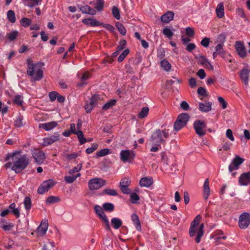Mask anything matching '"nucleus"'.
<instances>
[{"mask_svg": "<svg viewBox=\"0 0 250 250\" xmlns=\"http://www.w3.org/2000/svg\"><path fill=\"white\" fill-rule=\"evenodd\" d=\"M12 162H8L5 165L7 168L11 167L12 170L17 173L23 170L29 164V159L26 155H21L20 151H15L11 155Z\"/></svg>", "mask_w": 250, "mask_h": 250, "instance_id": "obj_1", "label": "nucleus"}, {"mask_svg": "<svg viewBox=\"0 0 250 250\" xmlns=\"http://www.w3.org/2000/svg\"><path fill=\"white\" fill-rule=\"evenodd\" d=\"M27 65V74L31 77L32 82L39 81L43 78V63L41 62L34 63L32 60L28 59Z\"/></svg>", "mask_w": 250, "mask_h": 250, "instance_id": "obj_2", "label": "nucleus"}, {"mask_svg": "<svg viewBox=\"0 0 250 250\" xmlns=\"http://www.w3.org/2000/svg\"><path fill=\"white\" fill-rule=\"evenodd\" d=\"M201 219V216L200 215H197L194 218L193 221L191 223L189 229V235L190 237H193L195 233H197V236L195 239L197 243H199L200 242L201 237L203 236L204 233V225L203 223L199 225L198 229H196V227L199 226Z\"/></svg>", "mask_w": 250, "mask_h": 250, "instance_id": "obj_3", "label": "nucleus"}, {"mask_svg": "<svg viewBox=\"0 0 250 250\" xmlns=\"http://www.w3.org/2000/svg\"><path fill=\"white\" fill-rule=\"evenodd\" d=\"M163 135L166 139L168 138L169 136V129L164 128L162 130H156L151 135L149 141L154 146H160L161 144L165 143Z\"/></svg>", "mask_w": 250, "mask_h": 250, "instance_id": "obj_4", "label": "nucleus"}, {"mask_svg": "<svg viewBox=\"0 0 250 250\" xmlns=\"http://www.w3.org/2000/svg\"><path fill=\"white\" fill-rule=\"evenodd\" d=\"M189 119V116L188 113H182L180 114L174 124V130L178 131L187 125Z\"/></svg>", "mask_w": 250, "mask_h": 250, "instance_id": "obj_5", "label": "nucleus"}, {"mask_svg": "<svg viewBox=\"0 0 250 250\" xmlns=\"http://www.w3.org/2000/svg\"><path fill=\"white\" fill-rule=\"evenodd\" d=\"M96 214L102 219L105 224L104 228L107 231H111V228L109 225L107 216L104 213L103 209L99 205H95L94 208Z\"/></svg>", "mask_w": 250, "mask_h": 250, "instance_id": "obj_6", "label": "nucleus"}, {"mask_svg": "<svg viewBox=\"0 0 250 250\" xmlns=\"http://www.w3.org/2000/svg\"><path fill=\"white\" fill-rule=\"evenodd\" d=\"M250 224V214L243 212L239 216L238 225L241 229H247Z\"/></svg>", "mask_w": 250, "mask_h": 250, "instance_id": "obj_7", "label": "nucleus"}, {"mask_svg": "<svg viewBox=\"0 0 250 250\" xmlns=\"http://www.w3.org/2000/svg\"><path fill=\"white\" fill-rule=\"evenodd\" d=\"M193 127L196 133L199 136H203L206 134V131L204 130L206 128V124L204 121L201 120H196L193 124Z\"/></svg>", "mask_w": 250, "mask_h": 250, "instance_id": "obj_8", "label": "nucleus"}, {"mask_svg": "<svg viewBox=\"0 0 250 250\" xmlns=\"http://www.w3.org/2000/svg\"><path fill=\"white\" fill-rule=\"evenodd\" d=\"M105 180L101 178H94L91 179L88 182L90 189H98L105 185Z\"/></svg>", "mask_w": 250, "mask_h": 250, "instance_id": "obj_9", "label": "nucleus"}, {"mask_svg": "<svg viewBox=\"0 0 250 250\" xmlns=\"http://www.w3.org/2000/svg\"><path fill=\"white\" fill-rule=\"evenodd\" d=\"M55 185V183L52 180H48L44 181L38 189V193L42 194L48 191Z\"/></svg>", "mask_w": 250, "mask_h": 250, "instance_id": "obj_10", "label": "nucleus"}, {"mask_svg": "<svg viewBox=\"0 0 250 250\" xmlns=\"http://www.w3.org/2000/svg\"><path fill=\"white\" fill-rule=\"evenodd\" d=\"M135 157L133 151L130 150H123L120 152V158L123 162H132Z\"/></svg>", "mask_w": 250, "mask_h": 250, "instance_id": "obj_11", "label": "nucleus"}, {"mask_svg": "<svg viewBox=\"0 0 250 250\" xmlns=\"http://www.w3.org/2000/svg\"><path fill=\"white\" fill-rule=\"evenodd\" d=\"M32 154L35 162L39 164H42L44 161L45 157L44 152L38 149L32 150Z\"/></svg>", "mask_w": 250, "mask_h": 250, "instance_id": "obj_12", "label": "nucleus"}, {"mask_svg": "<svg viewBox=\"0 0 250 250\" xmlns=\"http://www.w3.org/2000/svg\"><path fill=\"white\" fill-rule=\"evenodd\" d=\"M59 140L60 134L58 133H54L53 135L44 138L42 145L43 146H47Z\"/></svg>", "mask_w": 250, "mask_h": 250, "instance_id": "obj_13", "label": "nucleus"}, {"mask_svg": "<svg viewBox=\"0 0 250 250\" xmlns=\"http://www.w3.org/2000/svg\"><path fill=\"white\" fill-rule=\"evenodd\" d=\"M244 161L243 158L239 156H236L233 159L229 167V170L231 172L234 170H237L239 168V166Z\"/></svg>", "mask_w": 250, "mask_h": 250, "instance_id": "obj_14", "label": "nucleus"}, {"mask_svg": "<svg viewBox=\"0 0 250 250\" xmlns=\"http://www.w3.org/2000/svg\"><path fill=\"white\" fill-rule=\"evenodd\" d=\"M235 47L237 53L240 58H245L247 56L246 49L243 43L240 41L236 42Z\"/></svg>", "mask_w": 250, "mask_h": 250, "instance_id": "obj_15", "label": "nucleus"}, {"mask_svg": "<svg viewBox=\"0 0 250 250\" xmlns=\"http://www.w3.org/2000/svg\"><path fill=\"white\" fill-rule=\"evenodd\" d=\"M239 184L243 186L250 184V172H244L241 174L239 178Z\"/></svg>", "mask_w": 250, "mask_h": 250, "instance_id": "obj_16", "label": "nucleus"}, {"mask_svg": "<svg viewBox=\"0 0 250 250\" xmlns=\"http://www.w3.org/2000/svg\"><path fill=\"white\" fill-rule=\"evenodd\" d=\"M250 70L244 68L240 72V77L245 86H248L249 81V74Z\"/></svg>", "mask_w": 250, "mask_h": 250, "instance_id": "obj_17", "label": "nucleus"}, {"mask_svg": "<svg viewBox=\"0 0 250 250\" xmlns=\"http://www.w3.org/2000/svg\"><path fill=\"white\" fill-rule=\"evenodd\" d=\"M48 223L47 220H42L37 229L38 234L42 236L44 235L48 229Z\"/></svg>", "mask_w": 250, "mask_h": 250, "instance_id": "obj_18", "label": "nucleus"}, {"mask_svg": "<svg viewBox=\"0 0 250 250\" xmlns=\"http://www.w3.org/2000/svg\"><path fill=\"white\" fill-rule=\"evenodd\" d=\"M83 23L87 26L95 27L100 26L102 24V22L93 18H86L82 20Z\"/></svg>", "mask_w": 250, "mask_h": 250, "instance_id": "obj_19", "label": "nucleus"}, {"mask_svg": "<svg viewBox=\"0 0 250 250\" xmlns=\"http://www.w3.org/2000/svg\"><path fill=\"white\" fill-rule=\"evenodd\" d=\"M91 77L88 71L84 72L82 75L79 81V87H84L88 84V80Z\"/></svg>", "mask_w": 250, "mask_h": 250, "instance_id": "obj_20", "label": "nucleus"}, {"mask_svg": "<svg viewBox=\"0 0 250 250\" xmlns=\"http://www.w3.org/2000/svg\"><path fill=\"white\" fill-rule=\"evenodd\" d=\"M174 12L168 11L161 17V20L163 22L167 23L173 19Z\"/></svg>", "mask_w": 250, "mask_h": 250, "instance_id": "obj_21", "label": "nucleus"}, {"mask_svg": "<svg viewBox=\"0 0 250 250\" xmlns=\"http://www.w3.org/2000/svg\"><path fill=\"white\" fill-rule=\"evenodd\" d=\"M153 182L152 177H145L141 179L139 184L141 187H149L153 184Z\"/></svg>", "mask_w": 250, "mask_h": 250, "instance_id": "obj_22", "label": "nucleus"}, {"mask_svg": "<svg viewBox=\"0 0 250 250\" xmlns=\"http://www.w3.org/2000/svg\"><path fill=\"white\" fill-rule=\"evenodd\" d=\"M210 194V188L209 187V181L207 178L204 184L203 187V197L205 200H207Z\"/></svg>", "mask_w": 250, "mask_h": 250, "instance_id": "obj_23", "label": "nucleus"}, {"mask_svg": "<svg viewBox=\"0 0 250 250\" xmlns=\"http://www.w3.org/2000/svg\"><path fill=\"white\" fill-rule=\"evenodd\" d=\"M211 103H199V109L202 112H208L211 110Z\"/></svg>", "mask_w": 250, "mask_h": 250, "instance_id": "obj_24", "label": "nucleus"}, {"mask_svg": "<svg viewBox=\"0 0 250 250\" xmlns=\"http://www.w3.org/2000/svg\"><path fill=\"white\" fill-rule=\"evenodd\" d=\"M42 0H22V1L25 6L31 8L41 4Z\"/></svg>", "mask_w": 250, "mask_h": 250, "instance_id": "obj_25", "label": "nucleus"}, {"mask_svg": "<svg viewBox=\"0 0 250 250\" xmlns=\"http://www.w3.org/2000/svg\"><path fill=\"white\" fill-rule=\"evenodd\" d=\"M131 218L136 229L140 231L141 230V225L138 216L136 213H133L131 215Z\"/></svg>", "mask_w": 250, "mask_h": 250, "instance_id": "obj_26", "label": "nucleus"}, {"mask_svg": "<svg viewBox=\"0 0 250 250\" xmlns=\"http://www.w3.org/2000/svg\"><path fill=\"white\" fill-rule=\"evenodd\" d=\"M57 125L56 122H51L46 123L42 124L40 125V127H42L46 131H49L55 128Z\"/></svg>", "mask_w": 250, "mask_h": 250, "instance_id": "obj_27", "label": "nucleus"}, {"mask_svg": "<svg viewBox=\"0 0 250 250\" xmlns=\"http://www.w3.org/2000/svg\"><path fill=\"white\" fill-rule=\"evenodd\" d=\"M80 10L83 13L88 14L91 15H94L96 13V10L88 5H85L79 8Z\"/></svg>", "mask_w": 250, "mask_h": 250, "instance_id": "obj_28", "label": "nucleus"}, {"mask_svg": "<svg viewBox=\"0 0 250 250\" xmlns=\"http://www.w3.org/2000/svg\"><path fill=\"white\" fill-rule=\"evenodd\" d=\"M0 227L4 230H9L13 227V225L11 223H7L5 219H0Z\"/></svg>", "mask_w": 250, "mask_h": 250, "instance_id": "obj_29", "label": "nucleus"}, {"mask_svg": "<svg viewBox=\"0 0 250 250\" xmlns=\"http://www.w3.org/2000/svg\"><path fill=\"white\" fill-rule=\"evenodd\" d=\"M112 226L116 229H119L122 225V221L118 218H113L111 220Z\"/></svg>", "mask_w": 250, "mask_h": 250, "instance_id": "obj_30", "label": "nucleus"}, {"mask_svg": "<svg viewBox=\"0 0 250 250\" xmlns=\"http://www.w3.org/2000/svg\"><path fill=\"white\" fill-rule=\"evenodd\" d=\"M224 44L222 43H219L215 46V51L219 55H220L222 57H224L226 54V52L223 49Z\"/></svg>", "mask_w": 250, "mask_h": 250, "instance_id": "obj_31", "label": "nucleus"}, {"mask_svg": "<svg viewBox=\"0 0 250 250\" xmlns=\"http://www.w3.org/2000/svg\"><path fill=\"white\" fill-rule=\"evenodd\" d=\"M216 13L217 14V17L219 18H222L224 15V6L222 3H219L216 9Z\"/></svg>", "mask_w": 250, "mask_h": 250, "instance_id": "obj_32", "label": "nucleus"}, {"mask_svg": "<svg viewBox=\"0 0 250 250\" xmlns=\"http://www.w3.org/2000/svg\"><path fill=\"white\" fill-rule=\"evenodd\" d=\"M195 59L198 61V63L203 66H207L208 61L205 56L203 55L196 56Z\"/></svg>", "mask_w": 250, "mask_h": 250, "instance_id": "obj_33", "label": "nucleus"}, {"mask_svg": "<svg viewBox=\"0 0 250 250\" xmlns=\"http://www.w3.org/2000/svg\"><path fill=\"white\" fill-rule=\"evenodd\" d=\"M161 67L166 71H169L171 68V64L166 59H163L161 62Z\"/></svg>", "mask_w": 250, "mask_h": 250, "instance_id": "obj_34", "label": "nucleus"}, {"mask_svg": "<svg viewBox=\"0 0 250 250\" xmlns=\"http://www.w3.org/2000/svg\"><path fill=\"white\" fill-rule=\"evenodd\" d=\"M117 103V101L115 99H111L107 103L105 104L103 106L102 109L104 110H106L110 108H111L113 106L116 105Z\"/></svg>", "mask_w": 250, "mask_h": 250, "instance_id": "obj_35", "label": "nucleus"}, {"mask_svg": "<svg viewBox=\"0 0 250 250\" xmlns=\"http://www.w3.org/2000/svg\"><path fill=\"white\" fill-rule=\"evenodd\" d=\"M149 108L147 107H144L138 114V117L140 119L144 118L147 116Z\"/></svg>", "mask_w": 250, "mask_h": 250, "instance_id": "obj_36", "label": "nucleus"}, {"mask_svg": "<svg viewBox=\"0 0 250 250\" xmlns=\"http://www.w3.org/2000/svg\"><path fill=\"white\" fill-rule=\"evenodd\" d=\"M115 26L122 35L125 36L126 34V30L122 23L117 22Z\"/></svg>", "mask_w": 250, "mask_h": 250, "instance_id": "obj_37", "label": "nucleus"}, {"mask_svg": "<svg viewBox=\"0 0 250 250\" xmlns=\"http://www.w3.org/2000/svg\"><path fill=\"white\" fill-rule=\"evenodd\" d=\"M60 199L58 196H49L46 200L47 204H52L60 202Z\"/></svg>", "mask_w": 250, "mask_h": 250, "instance_id": "obj_38", "label": "nucleus"}, {"mask_svg": "<svg viewBox=\"0 0 250 250\" xmlns=\"http://www.w3.org/2000/svg\"><path fill=\"white\" fill-rule=\"evenodd\" d=\"M78 177V173L75 174L73 175L65 176L64 177V180L66 183L71 184L74 182L76 179Z\"/></svg>", "mask_w": 250, "mask_h": 250, "instance_id": "obj_39", "label": "nucleus"}, {"mask_svg": "<svg viewBox=\"0 0 250 250\" xmlns=\"http://www.w3.org/2000/svg\"><path fill=\"white\" fill-rule=\"evenodd\" d=\"M104 1V0H96V2L94 8L99 12L103 10Z\"/></svg>", "mask_w": 250, "mask_h": 250, "instance_id": "obj_40", "label": "nucleus"}, {"mask_svg": "<svg viewBox=\"0 0 250 250\" xmlns=\"http://www.w3.org/2000/svg\"><path fill=\"white\" fill-rule=\"evenodd\" d=\"M103 209L108 212H112L114 209V206L112 203H105L103 205Z\"/></svg>", "mask_w": 250, "mask_h": 250, "instance_id": "obj_41", "label": "nucleus"}, {"mask_svg": "<svg viewBox=\"0 0 250 250\" xmlns=\"http://www.w3.org/2000/svg\"><path fill=\"white\" fill-rule=\"evenodd\" d=\"M23 204L25 209L29 211L32 205L31 199L28 196L25 197L23 201Z\"/></svg>", "mask_w": 250, "mask_h": 250, "instance_id": "obj_42", "label": "nucleus"}, {"mask_svg": "<svg viewBox=\"0 0 250 250\" xmlns=\"http://www.w3.org/2000/svg\"><path fill=\"white\" fill-rule=\"evenodd\" d=\"M7 19L9 21L14 23L16 21V17L14 12L13 10H9L7 13Z\"/></svg>", "mask_w": 250, "mask_h": 250, "instance_id": "obj_43", "label": "nucleus"}, {"mask_svg": "<svg viewBox=\"0 0 250 250\" xmlns=\"http://www.w3.org/2000/svg\"><path fill=\"white\" fill-rule=\"evenodd\" d=\"M31 20L26 18H22L20 21L21 24L24 27L29 26L31 24Z\"/></svg>", "mask_w": 250, "mask_h": 250, "instance_id": "obj_44", "label": "nucleus"}, {"mask_svg": "<svg viewBox=\"0 0 250 250\" xmlns=\"http://www.w3.org/2000/svg\"><path fill=\"white\" fill-rule=\"evenodd\" d=\"M103 194L110 196H117L118 192L115 189H111L109 188L104 189L103 190Z\"/></svg>", "mask_w": 250, "mask_h": 250, "instance_id": "obj_45", "label": "nucleus"}, {"mask_svg": "<svg viewBox=\"0 0 250 250\" xmlns=\"http://www.w3.org/2000/svg\"><path fill=\"white\" fill-rule=\"evenodd\" d=\"M100 100V98L99 95L96 94H94L90 98V104L95 106L98 104V102Z\"/></svg>", "mask_w": 250, "mask_h": 250, "instance_id": "obj_46", "label": "nucleus"}, {"mask_svg": "<svg viewBox=\"0 0 250 250\" xmlns=\"http://www.w3.org/2000/svg\"><path fill=\"white\" fill-rule=\"evenodd\" d=\"M112 14L113 17L117 20L120 19V10L116 6H114L112 9Z\"/></svg>", "mask_w": 250, "mask_h": 250, "instance_id": "obj_47", "label": "nucleus"}, {"mask_svg": "<svg viewBox=\"0 0 250 250\" xmlns=\"http://www.w3.org/2000/svg\"><path fill=\"white\" fill-rule=\"evenodd\" d=\"M129 53V49L127 48L124 50L122 54L119 56L118 58V61L119 62H122L126 57V56Z\"/></svg>", "mask_w": 250, "mask_h": 250, "instance_id": "obj_48", "label": "nucleus"}, {"mask_svg": "<svg viewBox=\"0 0 250 250\" xmlns=\"http://www.w3.org/2000/svg\"><path fill=\"white\" fill-rule=\"evenodd\" d=\"M109 149L108 148H104L97 151L96 156L97 157H101L105 156L109 153Z\"/></svg>", "mask_w": 250, "mask_h": 250, "instance_id": "obj_49", "label": "nucleus"}, {"mask_svg": "<svg viewBox=\"0 0 250 250\" xmlns=\"http://www.w3.org/2000/svg\"><path fill=\"white\" fill-rule=\"evenodd\" d=\"M18 35V32L17 31L14 30L10 32L7 35V38L10 41H13L15 39H16V37Z\"/></svg>", "mask_w": 250, "mask_h": 250, "instance_id": "obj_50", "label": "nucleus"}, {"mask_svg": "<svg viewBox=\"0 0 250 250\" xmlns=\"http://www.w3.org/2000/svg\"><path fill=\"white\" fill-rule=\"evenodd\" d=\"M163 33L168 39H171L173 35V33L172 31L167 28H165L163 29Z\"/></svg>", "mask_w": 250, "mask_h": 250, "instance_id": "obj_51", "label": "nucleus"}, {"mask_svg": "<svg viewBox=\"0 0 250 250\" xmlns=\"http://www.w3.org/2000/svg\"><path fill=\"white\" fill-rule=\"evenodd\" d=\"M130 202L133 204H135L137 201L139 200L140 198L139 195L135 192L130 193Z\"/></svg>", "mask_w": 250, "mask_h": 250, "instance_id": "obj_52", "label": "nucleus"}, {"mask_svg": "<svg viewBox=\"0 0 250 250\" xmlns=\"http://www.w3.org/2000/svg\"><path fill=\"white\" fill-rule=\"evenodd\" d=\"M23 118L21 116H19L17 117L15 121V125L18 127H21L23 125Z\"/></svg>", "mask_w": 250, "mask_h": 250, "instance_id": "obj_53", "label": "nucleus"}, {"mask_svg": "<svg viewBox=\"0 0 250 250\" xmlns=\"http://www.w3.org/2000/svg\"><path fill=\"white\" fill-rule=\"evenodd\" d=\"M186 34L189 37H192L194 36L195 32L193 28L190 27H188L185 29Z\"/></svg>", "mask_w": 250, "mask_h": 250, "instance_id": "obj_54", "label": "nucleus"}, {"mask_svg": "<svg viewBox=\"0 0 250 250\" xmlns=\"http://www.w3.org/2000/svg\"><path fill=\"white\" fill-rule=\"evenodd\" d=\"M126 45V41L125 40H121L119 42V44L117 47V49L120 51L121 50L124 49Z\"/></svg>", "mask_w": 250, "mask_h": 250, "instance_id": "obj_55", "label": "nucleus"}, {"mask_svg": "<svg viewBox=\"0 0 250 250\" xmlns=\"http://www.w3.org/2000/svg\"><path fill=\"white\" fill-rule=\"evenodd\" d=\"M14 102L18 105H21L23 103V99L21 96L16 95L14 99Z\"/></svg>", "mask_w": 250, "mask_h": 250, "instance_id": "obj_56", "label": "nucleus"}, {"mask_svg": "<svg viewBox=\"0 0 250 250\" xmlns=\"http://www.w3.org/2000/svg\"><path fill=\"white\" fill-rule=\"evenodd\" d=\"M87 142V139L84 137L82 131L79 130V144L83 145Z\"/></svg>", "mask_w": 250, "mask_h": 250, "instance_id": "obj_57", "label": "nucleus"}, {"mask_svg": "<svg viewBox=\"0 0 250 250\" xmlns=\"http://www.w3.org/2000/svg\"><path fill=\"white\" fill-rule=\"evenodd\" d=\"M54 243L53 242L48 241L47 244H44L42 248V250H49L54 247Z\"/></svg>", "mask_w": 250, "mask_h": 250, "instance_id": "obj_58", "label": "nucleus"}, {"mask_svg": "<svg viewBox=\"0 0 250 250\" xmlns=\"http://www.w3.org/2000/svg\"><path fill=\"white\" fill-rule=\"evenodd\" d=\"M130 184V181L127 178H124L123 179L120 183V187H122V186H126L128 187Z\"/></svg>", "mask_w": 250, "mask_h": 250, "instance_id": "obj_59", "label": "nucleus"}, {"mask_svg": "<svg viewBox=\"0 0 250 250\" xmlns=\"http://www.w3.org/2000/svg\"><path fill=\"white\" fill-rule=\"evenodd\" d=\"M101 26H102L103 27L105 28L107 30H109L110 32L112 33L114 32L115 30V27L109 24H104L103 22H102V24Z\"/></svg>", "mask_w": 250, "mask_h": 250, "instance_id": "obj_60", "label": "nucleus"}, {"mask_svg": "<svg viewBox=\"0 0 250 250\" xmlns=\"http://www.w3.org/2000/svg\"><path fill=\"white\" fill-rule=\"evenodd\" d=\"M218 102L221 105L223 109H226L227 107L228 104L225 101L224 99L222 97H219L218 98Z\"/></svg>", "mask_w": 250, "mask_h": 250, "instance_id": "obj_61", "label": "nucleus"}, {"mask_svg": "<svg viewBox=\"0 0 250 250\" xmlns=\"http://www.w3.org/2000/svg\"><path fill=\"white\" fill-rule=\"evenodd\" d=\"M226 34L225 33H221L218 35L217 37V42H220L219 43H222L224 44L226 41Z\"/></svg>", "mask_w": 250, "mask_h": 250, "instance_id": "obj_62", "label": "nucleus"}, {"mask_svg": "<svg viewBox=\"0 0 250 250\" xmlns=\"http://www.w3.org/2000/svg\"><path fill=\"white\" fill-rule=\"evenodd\" d=\"M210 39L208 38H204L201 42V44L205 47H208L209 45Z\"/></svg>", "mask_w": 250, "mask_h": 250, "instance_id": "obj_63", "label": "nucleus"}, {"mask_svg": "<svg viewBox=\"0 0 250 250\" xmlns=\"http://www.w3.org/2000/svg\"><path fill=\"white\" fill-rule=\"evenodd\" d=\"M197 93L199 95L203 96H207L208 95L206 90L202 87H200L198 88Z\"/></svg>", "mask_w": 250, "mask_h": 250, "instance_id": "obj_64", "label": "nucleus"}]
</instances>
